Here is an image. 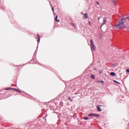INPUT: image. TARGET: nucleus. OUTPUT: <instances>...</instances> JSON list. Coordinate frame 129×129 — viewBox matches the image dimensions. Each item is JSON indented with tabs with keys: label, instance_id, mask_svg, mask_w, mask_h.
Returning <instances> with one entry per match:
<instances>
[{
	"label": "nucleus",
	"instance_id": "obj_1",
	"mask_svg": "<svg viewBox=\"0 0 129 129\" xmlns=\"http://www.w3.org/2000/svg\"><path fill=\"white\" fill-rule=\"evenodd\" d=\"M91 49H95V46H94V43H93V40L91 39Z\"/></svg>",
	"mask_w": 129,
	"mask_h": 129
},
{
	"label": "nucleus",
	"instance_id": "obj_2",
	"mask_svg": "<svg viewBox=\"0 0 129 129\" xmlns=\"http://www.w3.org/2000/svg\"><path fill=\"white\" fill-rule=\"evenodd\" d=\"M107 22V20L106 19H103V23L101 24V26H100V28H102V26L105 25V23H106Z\"/></svg>",
	"mask_w": 129,
	"mask_h": 129
},
{
	"label": "nucleus",
	"instance_id": "obj_3",
	"mask_svg": "<svg viewBox=\"0 0 129 129\" xmlns=\"http://www.w3.org/2000/svg\"><path fill=\"white\" fill-rule=\"evenodd\" d=\"M97 83H100L102 85H103V84H104V82H103V81H97Z\"/></svg>",
	"mask_w": 129,
	"mask_h": 129
},
{
	"label": "nucleus",
	"instance_id": "obj_4",
	"mask_svg": "<svg viewBox=\"0 0 129 129\" xmlns=\"http://www.w3.org/2000/svg\"><path fill=\"white\" fill-rule=\"evenodd\" d=\"M97 109H98V111H102V110H101V108H100V105L97 106Z\"/></svg>",
	"mask_w": 129,
	"mask_h": 129
},
{
	"label": "nucleus",
	"instance_id": "obj_5",
	"mask_svg": "<svg viewBox=\"0 0 129 129\" xmlns=\"http://www.w3.org/2000/svg\"><path fill=\"white\" fill-rule=\"evenodd\" d=\"M84 18L85 19H87L88 18V16L87 13H86V14H84Z\"/></svg>",
	"mask_w": 129,
	"mask_h": 129
},
{
	"label": "nucleus",
	"instance_id": "obj_6",
	"mask_svg": "<svg viewBox=\"0 0 129 129\" xmlns=\"http://www.w3.org/2000/svg\"><path fill=\"white\" fill-rule=\"evenodd\" d=\"M37 38H38L37 42H38V43H39V42H40V35H39V34H37Z\"/></svg>",
	"mask_w": 129,
	"mask_h": 129
},
{
	"label": "nucleus",
	"instance_id": "obj_7",
	"mask_svg": "<svg viewBox=\"0 0 129 129\" xmlns=\"http://www.w3.org/2000/svg\"><path fill=\"white\" fill-rule=\"evenodd\" d=\"M109 75H111V76H115L116 75V74L114 72L111 73V74H109Z\"/></svg>",
	"mask_w": 129,
	"mask_h": 129
},
{
	"label": "nucleus",
	"instance_id": "obj_8",
	"mask_svg": "<svg viewBox=\"0 0 129 129\" xmlns=\"http://www.w3.org/2000/svg\"><path fill=\"white\" fill-rule=\"evenodd\" d=\"M14 89H15V88H6L5 90H13Z\"/></svg>",
	"mask_w": 129,
	"mask_h": 129
},
{
	"label": "nucleus",
	"instance_id": "obj_9",
	"mask_svg": "<svg viewBox=\"0 0 129 129\" xmlns=\"http://www.w3.org/2000/svg\"><path fill=\"white\" fill-rule=\"evenodd\" d=\"M58 19V16H56V17H55V21L58 22H60V20H59V19Z\"/></svg>",
	"mask_w": 129,
	"mask_h": 129
},
{
	"label": "nucleus",
	"instance_id": "obj_10",
	"mask_svg": "<svg viewBox=\"0 0 129 129\" xmlns=\"http://www.w3.org/2000/svg\"><path fill=\"white\" fill-rule=\"evenodd\" d=\"M90 78L92 79H95V75H91V76H90Z\"/></svg>",
	"mask_w": 129,
	"mask_h": 129
},
{
	"label": "nucleus",
	"instance_id": "obj_11",
	"mask_svg": "<svg viewBox=\"0 0 129 129\" xmlns=\"http://www.w3.org/2000/svg\"><path fill=\"white\" fill-rule=\"evenodd\" d=\"M13 90H15V91L18 92L19 93H21V92L20 91H19L18 89H14Z\"/></svg>",
	"mask_w": 129,
	"mask_h": 129
},
{
	"label": "nucleus",
	"instance_id": "obj_12",
	"mask_svg": "<svg viewBox=\"0 0 129 129\" xmlns=\"http://www.w3.org/2000/svg\"><path fill=\"white\" fill-rule=\"evenodd\" d=\"M93 116H95L96 117H99V116H100V115L97 114H95L94 115H93Z\"/></svg>",
	"mask_w": 129,
	"mask_h": 129
},
{
	"label": "nucleus",
	"instance_id": "obj_13",
	"mask_svg": "<svg viewBox=\"0 0 129 129\" xmlns=\"http://www.w3.org/2000/svg\"><path fill=\"white\" fill-rule=\"evenodd\" d=\"M112 3H113L114 5L116 4V0H112Z\"/></svg>",
	"mask_w": 129,
	"mask_h": 129
},
{
	"label": "nucleus",
	"instance_id": "obj_14",
	"mask_svg": "<svg viewBox=\"0 0 129 129\" xmlns=\"http://www.w3.org/2000/svg\"><path fill=\"white\" fill-rule=\"evenodd\" d=\"M83 119H84V120H88V117H83Z\"/></svg>",
	"mask_w": 129,
	"mask_h": 129
},
{
	"label": "nucleus",
	"instance_id": "obj_15",
	"mask_svg": "<svg viewBox=\"0 0 129 129\" xmlns=\"http://www.w3.org/2000/svg\"><path fill=\"white\" fill-rule=\"evenodd\" d=\"M95 115V114H89L88 115V116L91 117V116H93V115Z\"/></svg>",
	"mask_w": 129,
	"mask_h": 129
},
{
	"label": "nucleus",
	"instance_id": "obj_16",
	"mask_svg": "<svg viewBox=\"0 0 129 129\" xmlns=\"http://www.w3.org/2000/svg\"><path fill=\"white\" fill-rule=\"evenodd\" d=\"M114 82H115V83L117 84H119V83H118V82L114 80Z\"/></svg>",
	"mask_w": 129,
	"mask_h": 129
},
{
	"label": "nucleus",
	"instance_id": "obj_17",
	"mask_svg": "<svg viewBox=\"0 0 129 129\" xmlns=\"http://www.w3.org/2000/svg\"><path fill=\"white\" fill-rule=\"evenodd\" d=\"M51 10L54 14V7H51Z\"/></svg>",
	"mask_w": 129,
	"mask_h": 129
},
{
	"label": "nucleus",
	"instance_id": "obj_18",
	"mask_svg": "<svg viewBox=\"0 0 129 129\" xmlns=\"http://www.w3.org/2000/svg\"><path fill=\"white\" fill-rule=\"evenodd\" d=\"M96 4L97 5H98V6H99V2H96Z\"/></svg>",
	"mask_w": 129,
	"mask_h": 129
},
{
	"label": "nucleus",
	"instance_id": "obj_19",
	"mask_svg": "<svg viewBox=\"0 0 129 129\" xmlns=\"http://www.w3.org/2000/svg\"><path fill=\"white\" fill-rule=\"evenodd\" d=\"M126 73H129V69L126 70Z\"/></svg>",
	"mask_w": 129,
	"mask_h": 129
},
{
	"label": "nucleus",
	"instance_id": "obj_20",
	"mask_svg": "<svg viewBox=\"0 0 129 129\" xmlns=\"http://www.w3.org/2000/svg\"><path fill=\"white\" fill-rule=\"evenodd\" d=\"M100 17H99L98 18V21H99V20H100Z\"/></svg>",
	"mask_w": 129,
	"mask_h": 129
},
{
	"label": "nucleus",
	"instance_id": "obj_21",
	"mask_svg": "<svg viewBox=\"0 0 129 129\" xmlns=\"http://www.w3.org/2000/svg\"><path fill=\"white\" fill-rule=\"evenodd\" d=\"M90 24H91V22L89 21V25H90Z\"/></svg>",
	"mask_w": 129,
	"mask_h": 129
},
{
	"label": "nucleus",
	"instance_id": "obj_22",
	"mask_svg": "<svg viewBox=\"0 0 129 129\" xmlns=\"http://www.w3.org/2000/svg\"><path fill=\"white\" fill-rule=\"evenodd\" d=\"M68 99L71 100V99L70 98V97H68Z\"/></svg>",
	"mask_w": 129,
	"mask_h": 129
},
{
	"label": "nucleus",
	"instance_id": "obj_23",
	"mask_svg": "<svg viewBox=\"0 0 129 129\" xmlns=\"http://www.w3.org/2000/svg\"><path fill=\"white\" fill-rule=\"evenodd\" d=\"M70 100V102H72V99H69Z\"/></svg>",
	"mask_w": 129,
	"mask_h": 129
},
{
	"label": "nucleus",
	"instance_id": "obj_24",
	"mask_svg": "<svg viewBox=\"0 0 129 129\" xmlns=\"http://www.w3.org/2000/svg\"><path fill=\"white\" fill-rule=\"evenodd\" d=\"M101 73H102V72H99L100 74H101Z\"/></svg>",
	"mask_w": 129,
	"mask_h": 129
},
{
	"label": "nucleus",
	"instance_id": "obj_25",
	"mask_svg": "<svg viewBox=\"0 0 129 129\" xmlns=\"http://www.w3.org/2000/svg\"><path fill=\"white\" fill-rule=\"evenodd\" d=\"M81 14H83V12H82Z\"/></svg>",
	"mask_w": 129,
	"mask_h": 129
},
{
	"label": "nucleus",
	"instance_id": "obj_26",
	"mask_svg": "<svg viewBox=\"0 0 129 129\" xmlns=\"http://www.w3.org/2000/svg\"><path fill=\"white\" fill-rule=\"evenodd\" d=\"M128 32H129V28L128 29Z\"/></svg>",
	"mask_w": 129,
	"mask_h": 129
},
{
	"label": "nucleus",
	"instance_id": "obj_27",
	"mask_svg": "<svg viewBox=\"0 0 129 129\" xmlns=\"http://www.w3.org/2000/svg\"><path fill=\"white\" fill-rule=\"evenodd\" d=\"M93 50H94V51H95V49H93Z\"/></svg>",
	"mask_w": 129,
	"mask_h": 129
}]
</instances>
